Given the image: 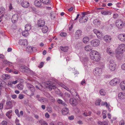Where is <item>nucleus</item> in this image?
<instances>
[{
    "mask_svg": "<svg viewBox=\"0 0 125 125\" xmlns=\"http://www.w3.org/2000/svg\"><path fill=\"white\" fill-rule=\"evenodd\" d=\"M31 26L29 24H27L25 26V30L27 31H29L31 29Z\"/></svg>",
    "mask_w": 125,
    "mask_h": 125,
    "instance_id": "obj_27",
    "label": "nucleus"
},
{
    "mask_svg": "<svg viewBox=\"0 0 125 125\" xmlns=\"http://www.w3.org/2000/svg\"><path fill=\"white\" fill-rule=\"evenodd\" d=\"M100 41L98 39H94L91 42V45L94 47L98 46L100 44Z\"/></svg>",
    "mask_w": 125,
    "mask_h": 125,
    "instance_id": "obj_5",
    "label": "nucleus"
},
{
    "mask_svg": "<svg viewBox=\"0 0 125 125\" xmlns=\"http://www.w3.org/2000/svg\"><path fill=\"white\" fill-rule=\"evenodd\" d=\"M93 31L98 38L100 39L103 37V35L102 32L96 29L94 30Z\"/></svg>",
    "mask_w": 125,
    "mask_h": 125,
    "instance_id": "obj_8",
    "label": "nucleus"
},
{
    "mask_svg": "<svg viewBox=\"0 0 125 125\" xmlns=\"http://www.w3.org/2000/svg\"><path fill=\"white\" fill-rule=\"evenodd\" d=\"M105 105L107 107V108H108L109 109V111H110V109L109 108V105L106 102H105Z\"/></svg>",
    "mask_w": 125,
    "mask_h": 125,
    "instance_id": "obj_57",
    "label": "nucleus"
},
{
    "mask_svg": "<svg viewBox=\"0 0 125 125\" xmlns=\"http://www.w3.org/2000/svg\"><path fill=\"white\" fill-rule=\"evenodd\" d=\"M118 97L120 99H123L125 98V93H120L118 94Z\"/></svg>",
    "mask_w": 125,
    "mask_h": 125,
    "instance_id": "obj_21",
    "label": "nucleus"
},
{
    "mask_svg": "<svg viewBox=\"0 0 125 125\" xmlns=\"http://www.w3.org/2000/svg\"><path fill=\"white\" fill-rule=\"evenodd\" d=\"M57 102L59 104H60L62 105H63L64 106H67L66 103L62 100H61L58 99L57 100Z\"/></svg>",
    "mask_w": 125,
    "mask_h": 125,
    "instance_id": "obj_23",
    "label": "nucleus"
},
{
    "mask_svg": "<svg viewBox=\"0 0 125 125\" xmlns=\"http://www.w3.org/2000/svg\"><path fill=\"white\" fill-rule=\"evenodd\" d=\"M122 69L123 70H125V63L123 64L121 66Z\"/></svg>",
    "mask_w": 125,
    "mask_h": 125,
    "instance_id": "obj_59",
    "label": "nucleus"
},
{
    "mask_svg": "<svg viewBox=\"0 0 125 125\" xmlns=\"http://www.w3.org/2000/svg\"><path fill=\"white\" fill-rule=\"evenodd\" d=\"M70 103L73 106L76 105L77 104V100L74 98H71L69 100Z\"/></svg>",
    "mask_w": 125,
    "mask_h": 125,
    "instance_id": "obj_13",
    "label": "nucleus"
},
{
    "mask_svg": "<svg viewBox=\"0 0 125 125\" xmlns=\"http://www.w3.org/2000/svg\"><path fill=\"white\" fill-rule=\"evenodd\" d=\"M65 96L66 97H68L69 98L70 96V94H68V93L66 92L65 93Z\"/></svg>",
    "mask_w": 125,
    "mask_h": 125,
    "instance_id": "obj_55",
    "label": "nucleus"
},
{
    "mask_svg": "<svg viewBox=\"0 0 125 125\" xmlns=\"http://www.w3.org/2000/svg\"><path fill=\"white\" fill-rule=\"evenodd\" d=\"M92 113L91 112L89 111H85L83 113V115L85 116H89Z\"/></svg>",
    "mask_w": 125,
    "mask_h": 125,
    "instance_id": "obj_36",
    "label": "nucleus"
},
{
    "mask_svg": "<svg viewBox=\"0 0 125 125\" xmlns=\"http://www.w3.org/2000/svg\"><path fill=\"white\" fill-rule=\"evenodd\" d=\"M109 67L110 70L114 71L116 68V64L113 60H110L109 62Z\"/></svg>",
    "mask_w": 125,
    "mask_h": 125,
    "instance_id": "obj_4",
    "label": "nucleus"
},
{
    "mask_svg": "<svg viewBox=\"0 0 125 125\" xmlns=\"http://www.w3.org/2000/svg\"><path fill=\"white\" fill-rule=\"evenodd\" d=\"M47 110L49 113H51L52 111V110L51 108H47Z\"/></svg>",
    "mask_w": 125,
    "mask_h": 125,
    "instance_id": "obj_58",
    "label": "nucleus"
},
{
    "mask_svg": "<svg viewBox=\"0 0 125 125\" xmlns=\"http://www.w3.org/2000/svg\"><path fill=\"white\" fill-rule=\"evenodd\" d=\"M4 62L6 64H8L9 65H12V63H10V62L7 60H4Z\"/></svg>",
    "mask_w": 125,
    "mask_h": 125,
    "instance_id": "obj_49",
    "label": "nucleus"
},
{
    "mask_svg": "<svg viewBox=\"0 0 125 125\" xmlns=\"http://www.w3.org/2000/svg\"><path fill=\"white\" fill-rule=\"evenodd\" d=\"M101 69L96 68L94 70V73H95L96 75H98L101 73Z\"/></svg>",
    "mask_w": 125,
    "mask_h": 125,
    "instance_id": "obj_18",
    "label": "nucleus"
},
{
    "mask_svg": "<svg viewBox=\"0 0 125 125\" xmlns=\"http://www.w3.org/2000/svg\"><path fill=\"white\" fill-rule=\"evenodd\" d=\"M27 87L29 89L31 87H33V85L30 83H27L26 85Z\"/></svg>",
    "mask_w": 125,
    "mask_h": 125,
    "instance_id": "obj_45",
    "label": "nucleus"
},
{
    "mask_svg": "<svg viewBox=\"0 0 125 125\" xmlns=\"http://www.w3.org/2000/svg\"><path fill=\"white\" fill-rule=\"evenodd\" d=\"M38 25L40 27H42L44 26L45 24V22L43 20H40L38 22Z\"/></svg>",
    "mask_w": 125,
    "mask_h": 125,
    "instance_id": "obj_15",
    "label": "nucleus"
},
{
    "mask_svg": "<svg viewBox=\"0 0 125 125\" xmlns=\"http://www.w3.org/2000/svg\"><path fill=\"white\" fill-rule=\"evenodd\" d=\"M45 116L46 117L49 118V115L48 113H46L45 114Z\"/></svg>",
    "mask_w": 125,
    "mask_h": 125,
    "instance_id": "obj_64",
    "label": "nucleus"
},
{
    "mask_svg": "<svg viewBox=\"0 0 125 125\" xmlns=\"http://www.w3.org/2000/svg\"><path fill=\"white\" fill-rule=\"evenodd\" d=\"M24 95L21 94H20L19 95L18 98L20 99H21L24 98Z\"/></svg>",
    "mask_w": 125,
    "mask_h": 125,
    "instance_id": "obj_46",
    "label": "nucleus"
},
{
    "mask_svg": "<svg viewBox=\"0 0 125 125\" xmlns=\"http://www.w3.org/2000/svg\"><path fill=\"white\" fill-rule=\"evenodd\" d=\"M10 76L7 74H4L2 76V78L3 80L8 79L10 78Z\"/></svg>",
    "mask_w": 125,
    "mask_h": 125,
    "instance_id": "obj_24",
    "label": "nucleus"
},
{
    "mask_svg": "<svg viewBox=\"0 0 125 125\" xmlns=\"http://www.w3.org/2000/svg\"><path fill=\"white\" fill-rule=\"evenodd\" d=\"M41 2L40 1H39L37 0H36L34 2V5L40 7L42 5Z\"/></svg>",
    "mask_w": 125,
    "mask_h": 125,
    "instance_id": "obj_29",
    "label": "nucleus"
},
{
    "mask_svg": "<svg viewBox=\"0 0 125 125\" xmlns=\"http://www.w3.org/2000/svg\"><path fill=\"white\" fill-rule=\"evenodd\" d=\"M5 11V9L2 7H0V14L3 12Z\"/></svg>",
    "mask_w": 125,
    "mask_h": 125,
    "instance_id": "obj_47",
    "label": "nucleus"
},
{
    "mask_svg": "<svg viewBox=\"0 0 125 125\" xmlns=\"http://www.w3.org/2000/svg\"><path fill=\"white\" fill-rule=\"evenodd\" d=\"M115 24L116 26L120 29L122 28L124 25L123 21L120 19L117 20Z\"/></svg>",
    "mask_w": 125,
    "mask_h": 125,
    "instance_id": "obj_6",
    "label": "nucleus"
},
{
    "mask_svg": "<svg viewBox=\"0 0 125 125\" xmlns=\"http://www.w3.org/2000/svg\"><path fill=\"white\" fill-rule=\"evenodd\" d=\"M60 35L61 36L65 37L67 35V33L63 32L60 33Z\"/></svg>",
    "mask_w": 125,
    "mask_h": 125,
    "instance_id": "obj_50",
    "label": "nucleus"
},
{
    "mask_svg": "<svg viewBox=\"0 0 125 125\" xmlns=\"http://www.w3.org/2000/svg\"><path fill=\"white\" fill-rule=\"evenodd\" d=\"M88 61V58L87 57H86L84 58L83 59V62L84 63V64L85 65V63H86L87 61ZM85 67H86L85 68H86L87 67V66L86 65H85Z\"/></svg>",
    "mask_w": 125,
    "mask_h": 125,
    "instance_id": "obj_40",
    "label": "nucleus"
},
{
    "mask_svg": "<svg viewBox=\"0 0 125 125\" xmlns=\"http://www.w3.org/2000/svg\"><path fill=\"white\" fill-rule=\"evenodd\" d=\"M21 6L24 8H27L29 6V3L26 1H22L21 3Z\"/></svg>",
    "mask_w": 125,
    "mask_h": 125,
    "instance_id": "obj_16",
    "label": "nucleus"
},
{
    "mask_svg": "<svg viewBox=\"0 0 125 125\" xmlns=\"http://www.w3.org/2000/svg\"><path fill=\"white\" fill-rule=\"evenodd\" d=\"M15 112L19 117L20 116V115L19 113V111L18 109H16L15 110Z\"/></svg>",
    "mask_w": 125,
    "mask_h": 125,
    "instance_id": "obj_48",
    "label": "nucleus"
},
{
    "mask_svg": "<svg viewBox=\"0 0 125 125\" xmlns=\"http://www.w3.org/2000/svg\"><path fill=\"white\" fill-rule=\"evenodd\" d=\"M39 122L41 123V125H48V124L45 121H41Z\"/></svg>",
    "mask_w": 125,
    "mask_h": 125,
    "instance_id": "obj_44",
    "label": "nucleus"
},
{
    "mask_svg": "<svg viewBox=\"0 0 125 125\" xmlns=\"http://www.w3.org/2000/svg\"><path fill=\"white\" fill-rule=\"evenodd\" d=\"M111 38L109 35H105L104 36V40L106 42H109L111 41Z\"/></svg>",
    "mask_w": 125,
    "mask_h": 125,
    "instance_id": "obj_19",
    "label": "nucleus"
},
{
    "mask_svg": "<svg viewBox=\"0 0 125 125\" xmlns=\"http://www.w3.org/2000/svg\"><path fill=\"white\" fill-rule=\"evenodd\" d=\"M37 100L42 103H44L47 101V99L46 98L40 97L38 98Z\"/></svg>",
    "mask_w": 125,
    "mask_h": 125,
    "instance_id": "obj_26",
    "label": "nucleus"
},
{
    "mask_svg": "<svg viewBox=\"0 0 125 125\" xmlns=\"http://www.w3.org/2000/svg\"><path fill=\"white\" fill-rule=\"evenodd\" d=\"M44 64V63L43 62H41L39 67L40 68H42Z\"/></svg>",
    "mask_w": 125,
    "mask_h": 125,
    "instance_id": "obj_60",
    "label": "nucleus"
},
{
    "mask_svg": "<svg viewBox=\"0 0 125 125\" xmlns=\"http://www.w3.org/2000/svg\"><path fill=\"white\" fill-rule=\"evenodd\" d=\"M19 120L17 118L15 121V123L16 124V125L19 123Z\"/></svg>",
    "mask_w": 125,
    "mask_h": 125,
    "instance_id": "obj_62",
    "label": "nucleus"
},
{
    "mask_svg": "<svg viewBox=\"0 0 125 125\" xmlns=\"http://www.w3.org/2000/svg\"><path fill=\"white\" fill-rule=\"evenodd\" d=\"M40 1L45 5L49 3L50 1L49 0H40Z\"/></svg>",
    "mask_w": 125,
    "mask_h": 125,
    "instance_id": "obj_37",
    "label": "nucleus"
},
{
    "mask_svg": "<svg viewBox=\"0 0 125 125\" xmlns=\"http://www.w3.org/2000/svg\"><path fill=\"white\" fill-rule=\"evenodd\" d=\"M101 101V99H98L95 102V104L96 105H99L100 104V102Z\"/></svg>",
    "mask_w": 125,
    "mask_h": 125,
    "instance_id": "obj_43",
    "label": "nucleus"
},
{
    "mask_svg": "<svg viewBox=\"0 0 125 125\" xmlns=\"http://www.w3.org/2000/svg\"><path fill=\"white\" fill-rule=\"evenodd\" d=\"M99 93L101 95L104 96L105 95L106 93L105 90L102 89L100 90Z\"/></svg>",
    "mask_w": 125,
    "mask_h": 125,
    "instance_id": "obj_39",
    "label": "nucleus"
},
{
    "mask_svg": "<svg viewBox=\"0 0 125 125\" xmlns=\"http://www.w3.org/2000/svg\"><path fill=\"white\" fill-rule=\"evenodd\" d=\"M60 49L64 52H66L68 49V47L67 46L63 47L62 46H61L60 47Z\"/></svg>",
    "mask_w": 125,
    "mask_h": 125,
    "instance_id": "obj_32",
    "label": "nucleus"
},
{
    "mask_svg": "<svg viewBox=\"0 0 125 125\" xmlns=\"http://www.w3.org/2000/svg\"><path fill=\"white\" fill-rule=\"evenodd\" d=\"M74 117L73 115H71L69 117L68 119L70 120H72L74 119Z\"/></svg>",
    "mask_w": 125,
    "mask_h": 125,
    "instance_id": "obj_56",
    "label": "nucleus"
},
{
    "mask_svg": "<svg viewBox=\"0 0 125 125\" xmlns=\"http://www.w3.org/2000/svg\"><path fill=\"white\" fill-rule=\"evenodd\" d=\"M120 80L118 78H115L111 80L110 82V85L112 86H115L120 82Z\"/></svg>",
    "mask_w": 125,
    "mask_h": 125,
    "instance_id": "obj_7",
    "label": "nucleus"
},
{
    "mask_svg": "<svg viewBox=\"0 0 125 125\" xmlns=\"http://www.w3.org/2000/svg\"><path fill=\"white\" fill-rule=\"evenodd\" d=\"M106 52L108 53L110 55H112L113 54V52L112 49L109 47H108L106 49Z\"/></svg>",
    "mask_w": 125,
    "mask_h": 125,
    "instance_id": "obj_30",
    "label": "nucleus"
},
{
    "mask_svg": "<svg viewBox=\"0 0 125 125\" xmlns=\"http://www.w3.org/2000/svg\"><path fill=\"white\" fill-rule=\"evenodd\" d=\"M17 87L20 90H22L23 87V86L21 83H19L17 85Z\"/></svg>",
    "mask_w": 125,
    "mask_h": 125,
    "instance_id": "obj_38",
    "label": "nucleus"
},
{
    "mask_svg": "<svg viewBox=\"0 0 125 125\" xmlns=\"http://www.w3.org/2000/svg\"><path fill=\"white\" fill-rule=\"evenodd\" d=\"M69 112L68 108L66 107L63 108L62 110V114L63 115H65L68 114Z\"/></svg>",
    "mask_w": 125,
    "mask_h": 125,
    "instance_id": "obj_20",
    "label": "nucleus"
},
{
    "mask_svg": "<svg viewBox=\"0 0 125 125\" xmlns=\"http://www.w3.org/2000/svg\"><path fill=\"white\" fill-rule=\"evenodd\" d=\"M19 43L21 45L26 46L28 44L27 41L26 39H20L19 40Z\"/></svg>",
    "mask_w": 125,
    "mask_h": 125,
    "instance_id": "obj_12",
    "label": "nucleus"
},
{
    "mask_svg": "<svg viewBox=\"0 0 125 125\" xmlns=\"http://www.w3.org/2000/svg\"><path fill=\"white\" fill-rule=\"evenodd\" d=\"M119 39L121 41L125 42V34H121L118 36Z\"/></svg>",
    "mask_w": 125,
    "mask_h": 125,
    "instance_id": "obj_17",
    "label": "nucleus"
},
{
    "mask_svg": "<svg viewBox=\"0 0 125 125\" xmlns=\"http://www.w3.org/2000/svg\"><path fill=\"white\" fill-rule=\"evenodd\" d=\"M106 111L105 110H104L103 112V118L104 119L106 117L105 115V114Z\"/></svg>",
    "mask_w": 125,
    "mask_h": 125,
    "instance_id": "obj_52",
    "label": "nucleus"
},
{
    "mask_svg": "<svg viewBox=\"0 0 125 125\" xmlns=\"http://www.w3.org/2000/svg\"><path fill=\"white\" fill-rule=\"evenodd\" d=\"M59 85L62 88L66 89L67 91H69L70 93H71V91H70L69 90V89L64 84L61 83H59Z\"/></svg>",
    "mask_w": 125,
    "mask_h": 125,
    "instance_id": "obj_31",
    "label": "nucleus"
},
{
    "mask_svg": "<svg viewBox=\"0 0 125 125\" xmlns=\"http://www.w3.org/2000/svg\"><path fill=\"white\" fill-rule=\"evenodd\" d=\"M89 41V38L87 36L84 37L83 39V42L84 43H87Z\"/></svg>",
    "mask_w": 125,
    "mask_h": 125,
    "instance_id": "obj_35",
    "label": "nucleus"
},
{
    "mask_svg": "<svg viewBox=\"0 0 125 125\" xmlns=\"http://www.w3.org/2000/svg\"><path fill=\"white\" fill-rule=\"evenodd\" d=\"M125 124V122L124 120H121L119 123L120 125H124Z\"/></svg>",
    "mask_w": 125,
    "mask_h": 125,
    "instance_id": "obj_54",
    "label": "nucleus"
},
{
    "mask_svg": "<svg viewBox=\"0 0 125 125\" xmlns=\"http://www.w3.org/2000/svg\"><path fill=\"white\" fill-rule=\"evenodd\" d=\"M90 57L92 60L96 62L99 61L100 57L99 53L95 51H92L90 53Z\"/></svg>",
    "mask_w": 125,
    "mask_h": 125,
    "instance_id": "obj_2",
    "label": "nucleus"
},
{
    "mask_svg": "<svg viewBox=\"0 0 125 125\" xmlns=\"http://www.w3.org/2000/svg\"><path fill=\"white\" fill-rule=\"evenodd\" d=\"M48 28L47 26H44L42 27V30L43 33H46L48 31Z\"/></svg>",
    "mask_w": 125,
    "mask_h": 125,
    "instance_id": "obj_28",
    "label": "nucleus"
},
{
    "mask_svg": "<svg viewBox=\"0 0 125 125\" xmlns=\"http://www.w3.org/2000/svg\"><path fill=\"white\" fill-rule=\"evenodd\" d=\"M57 15V14L55 12H52L50 14V17L52 19H55Z\"/></svg>",
    "mask_w": 125,
    "mask_h": 125,
    "instance_id": "obj_22",
    "label": "nucleus"
},
{
    "mask_svg": "<svg viewBox=\"0 0 125 125\" xmlns=\"http://www.w3.org/2000/svg\"><path fill=\"white\" fill-rule=\"evenodd\" d=\"M6 105L7 109H11L12 107V104L11 101H7Z\"/></svg>",
    "mask_w": 125,
    "mask_h": 125,
    "instance_id": "obj_14",
    "label": "nucleus"
},
{
    "mask_svg": "<svg viewBox=\"0 0 125 125\" xmlns=\"http://www.w3.org/2000/svg\"><path fill=\"white\" fill-rule=\"evenodd\" d=\"M33 48L31 47L28 46L26 49V50L29 52H32L33 51Z\"/></svg>",
    "mask_w": 125,
    "mask_h": 125,
    "instance_id": "obj_34",
    "label": "nucleus"
},
{
    "mask_svg": "<svg viewBox=\"0 0 125 125\" xmlns=\"http://www.w3.org/2000/svg\"><path fill=\"white\" fill-rule=\"evenodd\" d=\"M84 18V16H82L79 19V22L81 23H83V19Z\"/></svg>",
    "mask_w": 125,
    "mask_h": 125,
    "instance_id": "obj_53",
    "label": "nucleus"
},
{
    "mask_svg": "<svg viewBox=\"0 0 125 125\" xmlns=\"http://www.w3.org/2000/svg\"><path fill=\"white\" fill-rule=\"evenodd\" d=\"M82 34V31L80 30H77L75 32V38L76 39H80Z\"/></svg>",
    "mask_w": 125,
    "mask_h": 125,
    "instance_id": "obj_9",
    "label": "nucleus"
},
{
    "mask_svg": "<svg viewBox=\"0 0 125 125\" xmlns=\"http://www.w3.org/2000/svg\"><path fill=\"white\" fill-rule=\"evenodd\" d=\"M23 36H26L28 35V31H23L22 33Z\"/></svg>",
    "mask_w": 125,
    "mask_h": 125,
    "instance_id": "obj_42",
    "label": "nucleus"
},
{
    "mask_svg": "<svg viewBox=\"0 0 125 125\" xmlns=\"http://www.w3.org/2000/svg\"><path fill=\"white\" fill-rule=\"evenodd\" d=\"M29 89L31 92H34L35 90V88L34 86H33V87H32Z\"/></svg>",
    "mask_w": 125,
    "mask_h": 125,
    "instance_id": "obj_51",
    "label": "nucleus"
},
{
    "mask_svg": "<svg viewBox=\"0 0 125 125\" xmlns=\"http://www.w3.org/2000/svg\"><path fill=\"white\" fill-rule=\"evenodd\" d=\"M116 57L117 58L121 59L122 56V53L125 51V44H120L116 50Z\"/></svg>",
    "mask_w": 125,
    "mask_h": 125,
    "instance_id": "obj_1",
    "label": "nucleus"
},
{
    "mask_svg": "<svg viewBox=\"0 0 125 125\" xmlns=\"http://www.w3.org/2000/svg\"><path fill=\"white\" fill-rule=\"evenodd\" d=\"M11 97L12 98L15 99L16 98L17 95L15 94L13 95H12Z\"/></svg>",
    "mask_w": 125,
    "mask_h": 125,
    "instance_id": "obj_63",
    "label": "nucleus"
},
{
    "mask_svg": "<svg viewBox=\"0 0 125 125\" xmlns=\"http://www.w3.org/2000/svg\"><path fill=\"white\" fill-rule=\"evenodd\" d=\"M101 13L104 15H107L111 14V12L108 11H104L101 12Z\"/></svg>",
    "mask_w": 125,
    "mask_h": 125,
    "instance_id": "obj_41",
    "label": "nucleus"
},
{
    "mask_svg": "<svg viewBox=\"0 0 125 125\" xmlns=\"http://www.w3.org/2000/svg\"><path fill=\"white\" fill-rule=\"evenodd\" d=\"M20 70L22 72H27L29 69L27 66L24 65L21 66L20 67Z\"/></svg>",
    "mask_w": 125,
    "mask_h": 125,
    "instance_id": "obj_10",
    "label": "nucleus"
},
{
    "mask_svg": "<svg viewBox=\"0 0 125 125\" xmlns=\"http://www.w3.org/2000/svg\"><path fill=\"white\" fill-rule=\"evenodd\" d=\"M85 50L87 51H90L92 50V47L90 45H87L85 46Z\"/></svg>",
    "mask_w": 125,
    "mask_h": 125,
    "instance_id": "obj_25",
    "label": "nucleus"
},
{
    "mask_svg": "<svg viewBox=\"0 0 125 125\" xmlns=\"http://www.w3.org/2000/svg\"><path fill=\"white\" fill-rule=\"evenodd\" d=\"M40 86H41L42 87H43L44 88H48L50 90H52V89H54L56 88L55 85L52 84L51 82L49 81L43 83Z\"/></svg>",
    "mask_w": 125,
    "mask_h": 125,
    "instance_id": "obj_3",
    "label": "nucleus"
},
{
    "mask_svg": "<svg viewBox=\"0 0 125 125\" xmlns=\"http://www.w3.org/2000/svg\"><path fill=\"white\" fill-rule=\"evenodd\" d=\"M93 23L95 25H99L101 23V21L98 19H96L93 21Z\"/></svg>",
    "mask_w": 125,
    "mask_h": 125,
    "instance_id": "obj_33",
    "label": "nucleus"
},
{
    "mask_svg": "<svg viewBox=\"0 0 125 125\" xmlns=\"http://www.w3.org/2000/svg\"><path fill=\"white\" fill-rule=\"evenodd\" d=\"M2 123L3 125H7V122L5 121H2Z\"/></svg>",
    "mask_w": 125,
    "mask_h": 125,
    "instance_id": "obj_61",
    "label": "nucleus"
},
{
    "mask_svg": "<svg viewBox=\"0 0 125 125\" xmlns=\"http://www.w3.org/2000/svg\"><path fill=\"white\" fill-rule=\"evenodd\" d=\"M18 18V16L17 14H15L13 15L11 18L12 22L15 23L17 21Z\"/></svg>",
    "mask_w": 125,
    "mask_h": 125,
    "instance_id": "obj_11",
    "label": "nucleus"
}]
</instances>
